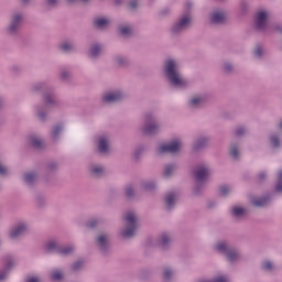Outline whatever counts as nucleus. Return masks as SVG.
Here are the masks:
<instances>
[{
	"label": "nucleus",
	"mask_w": 282,
	"mask_h": 282,
	"mask_svg": "<svg viewBox=\"0 0 282 282\" xmlns=\"http://www.w3.org/2000/svg\"><path fill=\"white\" fill-rule=\"evenodd\" d=\"M163 75L169 85L175 89H186L188 87V80L180 70V59L175 57H167L163 62Z\"/></svg>",
	"instance_id": "f257e3e1"
},
{
	"label": "nucleus",
	"mask_w": 282,
	"mask_h": 282,
	"mask_svg": "<svg viewBox=\"0 0 282 282\" xmlns=\"http://www.w3.org/2000/svg\"><path fill=\"white\" fill-rule=\"evenodd\" d=\"M135 230H138V216L133 212H129L124 216V225L119 230L122 239H131L135 237Z\"/></svg>",
	"instance_id": "f03ea898"
},
{
	"label": "nucleus",
	"mask_w": 282,
	"mask_h": 282,
	"mask_svg": "<svg viewBox=\"0 0 282 282\" xmlns=\"http://www.w3.org/2000/svg\"><path fill=\"white\" fill-rule=\"evenodd\" d=\"M162 129L160 118L154 113H147L144 116L143 124L141 126V132L143 135H158Z\"/></svg>",
	"instance_id": "7ed1b4c3"
},
{
	"label": "nucleus",
	"mask_w": 282,
	"mask_h": 282,
	"mask_svg": "<svg viewBox=\"0 0 282 282\" xmlns=\"http://www.w3.org/2000/svg\"><path fill=\"white\" fill-rule=\"evenodd\" d=\"M254 25L260 32H265L271 30L272 32L282 33V25L276 23L272 25H268V12L259 11L254 17Z\"/></svg>",
	"instance_id": "20e7f679"
},
{
	"label": "nucleus",
	"mask_w": 282,
	"mask_h": 282,
	"mask_svg": "<svg viewBox=\"0 0 282 282\" xmlns=\"http://www.w3.org/2000/svg\"><path fill=\"white\" fill-rule=\"evenodd\" d=\"M192 21L193 15L191 14V11H187L172 24L170 32H172V34H182L184 30H188V28H191Z\"/></svg>",
	"instance_id": "39448f33"
},
{
	"label": "nucleus",
	"mask_w": 282,
	"mask_h": 282,
	"mask_svg": "<svg viewBox=\"0 0 282 282\" xmlns=\"http://www.w3.org/2000/svg\"><path fill=\"white\" fill-rule=\"evenodd\" d=\"M21 23H23V13L14 12L10 17L9 24L4 29L8 36H19V30H21Z\"/></svg>",
	"instance_id": "423d86ee"
},
{
	"label": "nucleus",
	"mask_w": 282,
	"mask_h": 282,
	"mask_svg": "<svg viewBox=\"0 0 282 282\" xmlns=\"http://www.w3.org/2000/svg\"><path fill=\"white\" fill-rule=\"evenodd\" d=\"M182 151V140L175 139L169 143H162L156 148L158 155H164V153H180Z\"/></svg>",
	"instance_id": "0eeeda50"
},
{
	"label": "nucleus",
	"mask_w": 282,
	"mask_h": 282,
	"mask_svg": "<svg viewBox=\"0 0 282 282\" xmlns=\"http://www.w3.org/2000/svg\"><path fill=\"white\" fill-rule=\"evenodd\" d=\"M95 144L97 147V151L101 153V155H107L111 147V134L102 133L97 135Z\"/></svg>",
	"instance_id": "6e6552de"
},
{
	"label": "nucleus",
	"mask_w": 282,
	"mask_h": 282,
	"mask_svg": "<svg viewBox=\"0 0 282 282\" xmlns=\"http://www.w3.org/2000/svg\"><path fill=\"white\" fill-rule=\"evenodd\" d=\"M124 98V94L121 90H106L101 95V104L102 105H116V102H120Z\"/></svg>",
	"instance_id": "1a4fd4ad"
},
{
	"label": "nucleus",
	"mask_w": 282,
	"mask_h": 282,
	"mask_svg": "<svg viewBox=\"0 0 282 282\" xmlns=\"http://www.w3.org/2000/svg\"><path fill=\"white\" fill-rule=\"evenodd\" d=\"M25 232H28V223L19 221L10 228L8 237L10 241H19Z\"/></svg>",
	"instance_id": "9d476101"
},
{
	"label": "nucleus",
	"mask_w": 282,
	"mask_h": 282,
	"mask_svg": "<svg viewBox=\"0 0 282 282\" xmlns=\"http://www.w3.org/2000/svg\"><path fill=\"white\" fill-rule=\"evenodd\" d=\"M210 175V169L208 164H199L194 170V176L198 184H202L208 180V176Z\"/></svg>",
	"instance_id": "9b49d317"
},
{
	"label": "nucleus",
	"mask_w": 282,
	"mask_h": 282,
	"mask_svg": "<svg viewBox=\"0 0 282 282\" xmlns=\"http://www.w3.org/2000/svg\"><path fill=\"white\" fill-rule=\"evenodd\" d=\"M96 246L101 254H109V235L100 234L97 236Z\"/></svg>",
	"instance_id": "f8f14e48"
},
{
	"label": "nucleus",
	"mask_w": 282,
	"mask_h": 282,
	"mask_svg": "<svg viewBox=\"0 0 282 282\" xmlns=\"http://www.w3.org/2000/svg\"><path fill=\"white\" fill-rule=\"evenodd\" d=\"M226 17L227 13L224 9H217L209 14V21L214 25H224V23H226Z\"/></svg>",
	"instance_id": "ddd939ff"
},
{
	"label": "nucleus",
	"mask_w": 282,
	"mask_h": 282,
	"mask_svg": "<svg viewBox=\"0 0 282 282\" xmlns=\"http://www.w3.org/2000/svg\"><path fill=\"white\" fill-rule=\"evenodd\" d=\"M93 26L95 30H109L111 26V19L107 17H96L93 19Z\"/></svg>",
	"instance_id": "4468645a"
},
{
	"label": "nucleus",
	"mask_w": 282,
	"mask_h": 282,
	"mask_svg": "<svg viewBox=\"0 0 282 282\" xmlns=\"http://www.w3.org/2000/svg\"><path fill=\"white\" fill-rule=\"evenodd\" d=\"M61 248V242L56 239H50L43 245L44 252L48 254L55 253L58 254V250Z\"/></svg>",
	"instance_id": "2eb2a0df"
},
{
	"label": "nucleus",
	"mask_w": 282,
	"mask_h": 282,
	"mask_svg": "<svg viewBox=\"0 0 282 282\" xmlns=\"http://www.w3.org/2000/svg\"><path fill=\"white\" fill-rule=\"evenodd\" d=\"M231 247L232 246H230L228 241L220 240L213 246V250L214 252H217V254H221V257H225Z\"/></svg>",
	"instance_id": "dca6fc26"
},
{
	"label": "nucleus",
	"mask_w": 282,
	"mask_h": 282,
	"mask_svg": "<svg viewBox=\"0 0 282 282\" xmlns=\"http://www.w3.org/2000/svg\"><path fill=\"white\" fill-rule=\"evenodd\" d=\"M224 257L226 261H228L229 263H237V261L241 259V251H239V249L231 246V248L228 250L227 253H225Z\"/></svg>",
	"instance_id": "f3484780"
},
{
	"label": "nucleus",
	"mask_w": 282,
	"mask_h": 282,
	"mask_svg": "<svg viewBox=\"0 0 282 282\" xmlns=\"http://www.w3.org/2000/svg\"><path fill=\"white\" fill-rule=\"evenodd\" d=\"M100 54H102V44H91L88 50V58L96 61V58H100Z\"/></svg>",
	"instance_id": "a211bd4d"
},
{
	"label": "nucleus",
	"mask_w": 282,
	"mask_h": 282,
	"mask_svg": "<svg viewBox=\"0 0 282 282\" xmlns=\"http://www.w3.org/2000/svg\"><path fill=\"white\" fill-rule=\"evenodd\" d=\"M33 113L40 122H45L47 120V111H45V106L37 104L33 107Z\"/></svg>",
	"instance_id": "6ab92c4d"
},
{
	"label": "nucleus",
	"mask_w": 282,
	"mask_h": 282,
	"mask_svg": "<svg viewBox=\"0 0 282 282\" xmlns=\"http://www.w3.org/2000/svg\"><path fill=\"white\" fill-rule=\"evenodd\" d=\"M204 102H206V98L203 95H194L188 100V107H191V109H197L202 107Z\"/></svg>",
	"instance_id": "aec40b11"
},
{
	"label": "nucleus",
	"mask_w": 282,
	"mask_h": 282,
	"mask_svg": "<svg viewBox=\"0 0 282 282\" xmlns=\"http://www.w3.org/2000/svg\"><path fill=\"white\" fill-rule=\"evenodd\" d=\"M65 130V126L63 123L55 124L51 130V140L52 142H58L61 140V133Z\"/></svg>",
	"instance_id": "412c9836"
},
{
	"label": "nucleus",
	"mask_w": 282,
	"mask_h": 282,
	"mask_svg": "<svg viewBox=\"0 0 282 282\" xmlns=\"http://www.w3.org/2000/svg\"><path fill=\"white\" fill-rule=\"evenodd\" d=\"M281 138H282L281 131L273 132L270 134L269 142L272 149H281V144H282Z\"/></svg>",
	"instance_id": "4be33fe9"
},
{
	"label": "nucleus",
	"mask_w": 282,
	"mask_h": 282,
	"mask_svg": "<svg viewBox=\"0 0 282 282\" xmlns=\"http://www.w3.org/2000/svg\"><path fill=\"white\" fill-rule=\"evenodd\" d=\"M208 147V137H198L197 139L194 140L193 143V151H202V149H206Z\"/></svg>",
	"instance_id": "5701e85b"
},
{
	"label": "nucleus",
	"mask_w": 282,
	"mask_h": 282,
	"mask_svg": "<svg viewBox=\"0 0 282 282\" xmlns=\"http://www.w3.org/2000/svg\"><path fill=\"white\" fill-rule=\"evenodd\" d=\"M175 199H177V194H175V192H170L165 195L164 202L166 210H171L173 206H175Z\"/></svg>",
	"instance_id": "b1692460"
},
{
	"label": "nucleus",
	"mask_w": 282,
	"mask_h": 282,
	"mask_svg": "<svg viewBox=\"0 0 282 282\" xmlns=\"http://www.w3.org/2000/svg\"><path fill=\"white\" fill-rule=\"evenodd\" d=\"M176 271L172 267L163 268L162 279L164 282H171L175 279Z\"/></svg>",
	"instance_id": "393cba45"
},
{
	"label": "nucleus",
	"mask_w": 282,
	"mask_h": 282,
	"mask_svg": "<svg viewBox=\"0 0 282 282\" xmlns=\"http://www.w3.org/2000/svg\"><path fill=\"white\" fill-rule=\"evenodd\" d=\"M118 32L120 36L129 39V36L133 34V26H131V24H121L118 26Z\"/></svg>",
	"instance_id": "a878e982"
},
{
	"label": "nucleus",
	"mask_w": 282,
	"mask_h": 282,
	"mask_svg": "<svg viewBox=\"0 0 282 282\" xmlns=\"http://www.w3.org/2000/svg\"><path fill=\"white\" fill-rule=\"evenodd\" d=\"M270 198L268 196L263 197H254L251 199V205L256 206V208H263V206H268Z\"/></svg>",
	"instance_id": "bb28decb"
},
{
	"label": "nucleus",
	"mask_w": 282,
	"mask_h": 282,
	"mask_svg": "<svg viewBox=\"0 0 282 282\" xmlns=\"http://www.w3.org/2000/svg\"><path fill=\"white\" fill-rule=\"evenodd\" d=\"M31 91L33 94H39L41 91H44V94L47 93V82H36L35 84L32 85Z\"/></svg>",
	"instance_id": "cd10ccee"
},
{
	"label": "nucleus",
	"mask_w": 282,
	"mask_h": 282,
	"mask_svg": "<svg viewBox=\"0 0 282 282\" xmlns=\"http://www.w3.org/2000/svg\"><path fill=\"white\" fill-rule=\"evenodd\" d=\"M44 105L46 107H57L58 102L54 100V94L52 93H44L43 94Z\"/></svg>",
	"instance_id": "c85d7f7f"
},
{
	"label": "nucleus",
	"mask_w": 282,
	"mask_h": 282,
	"mask_svg": "<svg viewBox=\"0 0 282 282\" xmlns=\"http://www.w3.org/2000/svg\"><path fill=\"white\" fill-rule=\"evenodd\" d=\"M29 144L33 147V149H43V139L32 134L29 137Z\"/></svg>",
	"instance_id": "c756f323"
},
{
	"label": "nucleus",
	"mask_w": 282,
	"mask_h": 282,
	"mask_svg": "<svg viewBox=\"0 0 282 282\" xmlns=\"http://www.w3.org/2000/svg\"><path fill=\"white\" fill-rule=\"evenodd\" d=\"M89 171L95 177H100V175L105 173V166L100 164H93L90 165Z\"/></svg>",
	"instance_id": "7c9ffc66"
},
{
	"label": "nucleus",
	"mask_w": 282,
	"mask_h": 282,
	"mask_svg": "<svg viewBox=\"0 0 282 282\" xmlns=\"http://www.w3.org/2000/svg\"><path fill=\"white\" fill-rule=\"evenodd\" d=\"M74 250H75L74 245H66L64 247L59 245L57 254H61L62 257H67V256L72 254V252H74Z\"/></svg>",
	"instance_id": "2f4dec72"
},
{
	"label": "nucleus",
	"mask_w": 282,
	"mask_h": 282,
	"mask_svg": "<svg viewBox=\"0 0 282 282\" xmlns=\"http://www.w3.org/2000/svg\"><path fill=\"white\" fill-rule=\"evenodd\" d=\"M36 173L34 172H29L26 174H24V183H26L28 186H32V184H34L36 182Z\"/></svg>",
	"instance_id": "473e14b6"
},
{
	"label": "nucleus",
	"mask_w": 282,
	"mask_h": 282,
	"mask_svg": "<svg viewBox=\"0 0 282 282\" xmlns=\"http://www.w3.org/2000/svg\"><path fill=\"white\" fill-rule=\"evenodd\" d=\"M142 191H155L158 188V184L155 181H143L141 183Z\"/></svg>",
	"instance_id": "72a5a7b5"
},
{
	"label": "nucleus",
	"mask_w": 282,
	"mask_h": 282,
	"mask_svg": "<svg viewBox=\"0 0 282 282\" xmlns=\"http://www.w3.org/2000/svg\"><path fill=\"white\" fill-rule=\"evenodd\" d=\"M229 155L232 160H239V144L231 143L229 147Z\"/></svg>",
	"instance_id": "f704fd0d"
},
{
	"label": "nucleus",
	"mask_w": 282,
	"mask_h": 282,
	"mask_svg": "<svg viewBox=\"0 0 282 282\" xmlns=\"http://www.w3.org/2000/svg\"><path fill=\"white\" fill-rule=\"evenodd\" d=\"M59 78L62 83H69V80H72V70L68 68H63L59 74Z\"/></svg>",
	"instance_id": "c9c22d12"
},
{
	"label": "nucleus",
	"mask_w": 282,
	"mask_h": 282,
	"mask_svg": "<svg viewBox=\"0 0 282 282\" xmlns=\"http://www.w3.org/2000/svg\"><path fill=\"white\" fill-rule=\"evenodd\" d=\"M231 214H232L234 217L239 219V217H243V215H246V208L235 206V207L231 208Z\"/></svg>",
	"instance_id": "e433bc0d"
},
{
	"label": "nucleus",
	"mask_w": 282,
	"mask_h": 282,
	"mask_svg": "<svg viewBox=\"0 0 282 282\" xmlns=\"http://www.w3.org/2000/svg\"><path fill=\"white\" fill-rule=\"evenodd\" d=\"M175 169H177V165H175V164H166L165 169L163 171L164 177H171V175H173V172L175 171Z\"/></svg>",
	"instance_id": "4c0bfd02"
},
{
	"label": "nucleus",
	"mask_w": 282,
	"mask_h": 282,
	"mask_svg": "<svg viewBox=\"0 0 282 282\" xmlns=\"http://www.w3.org/2000/svg\"><path fill=\"white\" fill-rule=\"evenodd\" d=\"M76 46L72 42H64L59 44V50L63 52H72Z\"/></svg>",
	"instance_id": "58836bf2"
},
{
	"label": "nucleus",
	"mask_w": 282,
	"mask_h": 282,
	"mask_svg": "<svg viewBox=\"0 0 282 282\" xmlns=\"http://www.w3.org/2000/svg\"><path fill=\"white\" fill-rule=\"evenodd\" d=\"M261 268L264 272H272V270H274V264L270 260H264L262 261Z\"/></svg>",
	"instance_id": "ea45409f"
},
{
	"label": "nucleus",
	"mask_w": 282,
	"mask_h": 282,
	"mask_svg": "<svg viewBox=\"0 0 282 282\" xmlns=\"http://www.w3.org/2000/svg\"><path fill=\"white\" fill-rule=\"evenodd\" d=\"M14 265H15L14 258L7 257L4 260V270L8 272L9 270H12Z\"/></svg>",
	"instance_id": "a19ab883"
},
{
	"label": "nucleus",
	"mask_w": 282,
	"mask_h": 282,
	"mask_svg": "<svg viewBox=\"0 0 282 282\" xmlns=\"http://www.w3.org/2000/svg\"><path fill=\"white\" fill-rule=\"evenodd\" d=\"M230 193H232V188L230 186L223 185L219 187V195H221V197H226L227 195H230Z\"/></svg>",
	"instance_id": "79ce46f5"
},
{
	"label": "nucleus",
	"mask_w": 282,
	"mask_h": 282,
	"mask_svg": "<svg viewBox=\"0 0 282 282\" xmlns=\"http://www.w3.org/2000/svg\"><path fill=\"white\" fill-rule=\"evenodd\" d=\"M65 278V275L63 274L62 271H53L51 273V279L52 281H63V279Z\"/></svg>",
	"instance_id": "37998d69"
},
{
	"label": "nucleus",
	"mask_w": 282,
	"mask_h": 282,
	"mask_svg": "<svg viewBox=\"0 0 282 282\" xmlns=\"http://www.w3.org/2000/svg\"><path fill=\"white\" fill-rule=\"evenodd\" d=\"M46 173H54V171H56V169H58V163H56L55 161H50L46 164Z\"/></svg>",
	"instance_id": "c03bdc74"
},
{
	"label": "nucleus",
	"mask_w": 282,
	"mask_h": 282,
	"mask_svg": "<svg viewBox=\"0 0 282 282\" xmlns=\"http://www.w3.org/2000/svg\"><path fill=\"white\" fill-rule=\"evenodd\" d=\"M160 243L163 248H166L169 243H171V236L163 234L160 238Z\"/></svg>",
	"instance_id": "a18cd8bd"
},
{
	"label": "nucleus",
	"mask_w": 282,
	"mask_h": 282,
	"mask_svg": "<svg viewBox=\"0 0 282 282\" xmlns=\"http://www.w3.org/2000/svg\"><path fill=\"white\" fill-rule=\"evenodd\" d=\"M275 193H282V171L278 173V182L275 184Z\"/></svg>",
	"instance_id": "49530a36"
},
{
	"label": "nucleus",
	"mask_w": 282,
	"mask_h": 282,
	"mask_svg": "<svg viewBox=\"0 0 282 282\" xmlns=\"http://www.w3.org/2000/svg\"><path fill=\"white\" fill-rule=\"evenodd\" d=\"M246 133H247V130H246V128H243V127H237L236 129H235V131H234V135H236V138H241L242 135H246Z\"/></svg>",
	"instance_id": "de8ad7c7"
},
{
	"label": "nucleus",
	"mask_w": 282,
	"mask_h": 282,
	"mask_svg": "<svg viewBox=\"0 0 282 282\" xmlns=\"http://www.w3.org/2000/svg\"><path fill=\"white\" fill-rule=\"evenodd\" d=\"M256 58H261L263 56V46L257 45L253 50Z\"/></svg>",
	"instance_id": "09e8293b"
},
{
	"label": "nucleus",
	"mask_w": 282,
	"mask_h": 282,
	"mask_svg": "<svg viewBox=\"0 0 282 282\" xmlns=\"http://www.w3.org/2000/svg\"><path fill=\"white\" fill-rule=\"evenodd\" d=\"M98 224H100L99 218H91L90 220H88L87 226L88 228H96Z\"/></svg>",
	"instance_id": "8fccbe9b"
},
{
	"label": "nucleus",
	"mask_w": 282,
	"mask_h": 282,
	"mask_svg": "<svg viewBox=\"0 0 282 282\" xmlns=\"http://www.w3.org/2000/svg\"><path fill=\"white\" fill-rule=\"evenodd\" d=\"M144 151V148L140 147V148H137L133 152V158L134 160H139L140 159V155H142Z\"/></svg>",
	"instance_id": "3c124183"
},
{
	"label": "nucleus",
	"mask_w": 282,
	"mask_h": 282,
	"mask_svg": "<svg viewBox=\"0 0 282 282\" xmlns=\"http://www.w3.org/2000/svg\"><path fill=\"white\" fill-rule=\"evenodd\" d=\"M83 268V261H77L72 264L73 272H78Z\"/></svg>",
	"instance_id": "603ef678"
},
{
	"label": "nucleus",
	"mask_w": 282,
	"mask_h": 282,
	"mask_svg": "<svg viewBox=\"0 0 282 282\" xmlns=\"http://www.w3.org/2000/svg\"><path fill=\"white\" fill-rule=\"evenodd\" d=\"M133 195H134L133 187L131 185L127 186L126 187V197L131 198V197H133Z\"/></svg>",
	"instance_id": "864d4df0"
},
{
	"label": "nucleus",
	"mask_w": 282,
	"mask_h": 282,
	"mask_svg": "<svg viewBox=\"0 0 282 282\" xmlns=\"http://www.w3.org/2000/svg\"><path fill=\"white\" fill-rule=\"evenodd\" d=\"M223 69L224 72H226L227 74H230V72H232V64H230V62H227L223 65Z\"/></svg>",
	"instance_id": "5fc2aeb1"
},
{
	"label": "nucleus",
	"mask_w": 282,
	"mask_h": 282,
	"mask_svg": "<svg viewBox=\"0 0 282 282\" xmlns=\"http://www.w3.org/2000/svg\"><path fill=\"white\" fill-rule=\"evenodd\" d=\"M115 61L118 65H124V63H127V59L124 57H122L121 55H117L115 57Z\"/></svg>",
	"instance_id": "6e6d98bb"
},
{
	"label": "nucleus",
	"mask_w": 282,
	"mask_h": 282,
	"mask_svg": "<svg viewBox=\"0 0 282 282\" xmlns=\"http://www.w3.org/2000/svg\"><path fill=\"white\" fill-rule=\"evenodd\" d=\"M11 74H21V66L19 65H13L11 66Z\"/></svg>",
	"instance_id": "4d7b16f0"
},
{
	"label": "nucleus",
	"mask_w": 282,
	"mask_h": 282,
	"mask_svg": "<svg viewBox=\"0 0 282 282\" xmlns=\"http://www.w3.org/2000/svg\"><path fill=\"white\" fill-rule=\"evenodd\" d=\"M25 282H43L41 276H29Z\"/></svg>",
	"instance_id": "13d9d810"
},
{
	"label": "nucleus",
	"mask_w": 282,
	"mask_h": 282,
	"mask_svg": "<svg viewBox=\"0 0 282 282\" xmlns=\"http://www.w3.org/2000/svg\"><path fill=\"white\" fill-rule=\"evenodd\" d=\"M8 279V271L3 269L0 271V282L6 281Z\"/></svg>",
	"instance_id": "bf43d9fd"
},
{
	"label": "nucleus",
	"mask_w": 282,
	"mask_h": 282,
	"mask_svg": "<svg viewBox=\"0 0 282 282\" xmlns=\"http://www.w3.org/2000/svg\"><path fill=\"white\" fill-rule=\"evenodd\" d=\"M46 3L51 8H56V6H58V0H46Z\"/></svg>",
	"instance_id": "052dcab7"
},
{
	"label": "nucleus",
	"mask_w": 282,
	"mask_h": 282,
	"mask_svg": "<svg viewBox=\"0 0 282 282\" xmlns=\"http://www.w3.org/2000/svg\"><path fill=\"white\" fill-rule=\"evenodd\" d=\"M138 3H139V0H130L129 7H130L132 10H135V8H138Z\"/></svg>",
	"instance_id": "680f3d73"
},
{
	"label": "nucleus",
	"mask_w": 282,
	"mask_h": 282,
	"mask_svg": "<svg viewBox=\"0 0 282 282\" xmlns=\"http://www.w3.org/2000/svg\"><path fill=\"white\" fill-rule=\"evenodd\" d=\"M240 10L241 12H246L248 10V3L246 1L240 3Z\"/></svg>",
	"instance_id": "e2e57ef3"
},
{
	"label": "nucleus",
	"mask_w": 282,
	"mask_h": 282,
	"mask_svg": "<svg viewBox=\"0 0 282 282\" xmlns=\"http://www.w3.org/2000/svg\"><path fill=\"white\" fill-rule=\"evenodd\" d=\"M68 3H78V1H83L84 3H87L89 0H67Z\"/></svg>",
	"instance_id": "0e129e2a"
},
{
	"label": "nucleus",
	"mask_w": 282,
	"mask_h": 282,
	"mask_svg": "<svg viewBox=\"0 0 282 282\" xmlns=\"http://www.w3.org/2000/svg\"><path fill=\"white\" fill-rule=\"evenodd\" d=\"M265 177H267L265 172H261V173L259 174V180H260V181H261V180H265Z\"/></svg>",
	"instance_id": "69168bd1"
},
{
	"label": "nucleus",
	"mask_w": 282,
	"mask_h": 282,
	"mask_svg": "<svg viewBox=\"0 0 282 282\" xmlns=\"http://www.w3.org/2000/svg\"><path fill=\"white\" fill-rule=\"evenodd\" d=\"M278 131H280V133H282V121H280V122L278 123Z\"/></svg>",
	"instance_id": "338daca9"
},
{
	"label": "nucleus",
	"mask_w": 282,
	"mask_h": 282,
	"mask_svg": "<svg viewBox=\"0 0 282 282\" xmlns=\"http://www.w3.org/2000/svg\"><path fill=\"white\" fill-rule=\"evenodd\" d=\"M186 8H187V10H191L193 8V3L192 2H186Z\"/></svg>",
	"instance_id": "774afa93"
}]
</instances>
